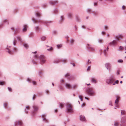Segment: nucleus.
Here are the masks:
<instances>
[{
  "label": "nucleus",
  "mask_w": 126,
  "mask_h": 126,
  "mask_svg": "<svg viewBox=\"0 0 126 126\" xmlns=\"http://www.w3.org/2000/svg\"><path fill=\"white\" fill-rule=\"evenodd\" d=\"M104 53L105 56H106L107 55V52L106 51V50L105 49L104 50Z\"/></svg>",
  "instance_id": "e433bc0d"
},
{
  "label": "nucleus",
  "mask_w": 126,
  "mask_h": 126,
  "mask_svg": "<svg viewBox=\"0 0 126 126\" xmlns=\"http://www.w3.org/2000/svg\"><path fill=\"white\" fill-rule=\"evenodd\" d=\"M59 106L60 108H61L63 107V104L61 103H60L59 104Z\"/></svg>",
  "instance_id": "c9c22d12"
},
{
  "label": "nucleus",
  "mask_w": 126,
  "mask_h": 126,
  "mask_svg": "<svg viewBox=\"0 0 126 126\" xmlns=\"http://www.w3.org/2000/svg\"><path fill=\"white\" fill-rule=\"evenodd\" d=\"M76 20L77 21L79 22L80 19L78 17H76Z\"/></svg>",
  "instance_id": "ea45409f"
},
{
  "label": "nucleus",
  "mask_w": 126,
  "mask_h": 126,
  "mask_svg": "<svg viewBox=\"0 0 126 126\" xmlns=\"http://www.w3.org/2000/svg\"><path fill=\"white\" fill-rule=\"evenodd\" d=\"M17 39L19 41H21V38L20 37L18 36L17 37Z\"/></svg>",
  "instance_id": "603ef678"
},
{
  "label": "nucleus",
  "mask_w": 126,
  "mask_h": 126,
  "mask_svg": "<svg viewBox=\"0 0 126 126\" xmlns=\"http://www.w3.org/2000/svg\"><path fill=\"white\" fill-rule=\"evenodd\" d=\"M46 116V115L45 114L43 115L42 116V118H43V120L44 121H45V122H48V120H46V118L45 117Z\"/></svg>",
  "instance_id": "dca6fc26"
},
{
  "label": "nucleus",
  "mask_w": 126,
  "mask_h": 126,
  "mask_svg": "<svg viewBox=\"0 0 126 126\" xmlns=\"http://www.w3.org/2000/svg\"><path fill=\"white\" fill-rule=\"evenodd\" d=\"M97 2H94V6H96L97 5Z\"/></svg>",
  "instance_id": "8fccbe9b"
},
{
  "label": "nucleus",
  "mask_w": 126,
  "mask_h": 126,
  "mask_svg": "<svg viewBox=\"0 0 126 126\" xmlns=\"http://www.w3.org/2000/svg\"><path fill=\"white\" fill-rule=\"evenodd\" d=\"M90 67H91V66H89L87 69V70H89L90 69Z\"/></svg>",
  "instance_id": "864d4df0"
},
{
  "label": "nucleus",
  "mask_w": 126,
  "mask_h": 126,
  "mask_svg": "<svg viewBox=\"0 0 126 126\" xmlns=\"http://www.w3.org/2000/svg\"><path fill=\"white\" fill-rule=\"evenodd\" d=\"M74 27H75V29L76 31L77 30V26L76 25H75V26Z\"/></svg>",
  "instance_id": "0e129e2a"
},
{
  "label": "nucleus",
  "mask_w": 126,
  "mask_h": 126,
  "mask_svg": "<svg viewBox=\"0 0 126 126\" xmlns=\"http://www.w3.org/2000/svg\"><path fill=\"white\" fill-rule=\"evenodd\" d=\"M65 87L67 89H70V88H71V85L70 84L66 83L64 84Z\"/></svg>",
  "instance_id": "1a4fd4ad"
},
{
  "label": "nucleus",
  "mask_w": 126,
  "mask_h": 126,
  "mask_svg": "<svg viewBox=\"0 0 126 126\" xmlns=\"http://www.w3.org/2000/svg\"><path fill=\"white\" fill-rule=\"evenodd\" d=\"M70 76V74L69 73H67L65 75L64 77L65 78H68Z\"/></svg>",
  "instance_id": "b1692460"
},
{
  "label": "nucleus",
  "mask_w": 126,
  "mask_h": 126,
  "mask_svg": "<svg viewBox=\"0 0 126 126\" xmlns=\"http://www.w3.org/2000/svg\"><path fill=\"white\" fill-rule=\"evenodd\" d=\"M63 45L62 44H58L56 45L57 48L58 49H60L62 47Z\"/></svg>",
  "instance_id": "ddd939ff"
},
{
  "label": "nucleus",
  "mask_w": 126,
  "mask_h": 126,
  "mask_svg": "<svg viewBox=\"0 0 126 126\" xmlns=\"http://www.w3.org/2000/svg\"><path fill=\"white\" fill-rule=\"evenodd\" d=\"M60 89L61 90H63V88L62 86L60 87Z\"/></svg>",
  "instance_id": "774afa93"
},
{
  "label": "nucleus",
  "mask_w": 126,
  "mask_h": 126,
  "mask_svg": "<svg viewBox=\"0 0 126 126\" xmlns=\"http://www.w3.org/2000/svg\"><path fill=\"white\" fill-rule=\"evenodd\" d=\"M90 80L91 82L94 83H96L97 82L96 80L94 78L92 77L91 78Z\"/></svg>",
  "instance_id": "f8f14e48"
},
{
  "label": "nucleus",
  "mask_w": 126,
  "mask_h": 126,
  "mask_svg": "<svg viewBox=\"0 0 126 126\" xmlns=\"http://www.w3.org/2000/svg\"><path fill=\"white\" fill-rule=\"evenodd\" d=\"M39 58L40 60L41 63L42 64H43L46 62V59L44 55H41Z\"/></svg>",
  "instance_id": "20e7f679"
},
{
  "label": "nucleus",
  "mask_w": 126,
  "mask_h": 126,
  "mask_svg": "<svg viewBox=\"0 0 126 126\" xmlns=\"http://www.w3.org/2000/svg\"><path fill=\"white\" fill-rule=\"evenodd\" d=\"M80 119L81 121L83 122H85L86 120L85 116L82 115L80 116Z\"/></svg>",
  "instance_id": "9d476101"
},
{
  "label": "nucleus",
  "mask_w": 126,
  "mask_h": 126,
  "mask_svg": "<svg viewBox=\"0 0 126 126\" xmlns=\"http://www.w3.org/2000/svg\"><path fill=\"white\" fill-rule=\"evenodd\" d=\"M86 92L87 94L89 96H92L94 95V92L91 88H88L87 89Z\"/></svg>",
  "instance_id": "7ed1b4c3"
},
{
  "label": "nucleus",
  "mask_w": 126,
  "mask_h": 126,
  "mask_svg": "<svg viewBox=\"0 0 126 126\" xmlns=\"http://www.w3.org/2000/svg\"><path fill=\"white\" fill-rule=\"evenodd\" d=\"M109 26L107 25H105L104 27V28L105 30H106L108 29Z\"/></svg>",
  "instance_id": "c85d7f7f"
},
{
  "label": "nucleus",
  "mask_w": 126,
  "mask_h": 126,
  "mask_svg": "<svg viewBox=\"0 0 126 126\" xmlns=\"http://www.w3.org/2000/svg\"><path fill=\"white\" fill-rule=\"evenodd\" d=\"M115 82L116 84H118L119 82V81L118 80H116Z\"/></svg>",
  "instance_id": "e2e57ef3"
},
{
  "label": "nucleus",
  "mask_w": 126,
  "mask_h": 126,
  "mask_svg": "<svg viewBox=\"0 0 126 126\" xmlns=\"http://www.w3.org/2000/svg\"><path fill=\"white\" fill-rule=\"evenodd\" d=\"M116 74L117 75H119L120 74V71L119 70H118Z\"/></svg>",
  "instance_id": "de8ad7c7"
},
{
  "label": "nucleus",
  "mask_w": 126,
  "mask_h": 126,
  "mask_svg": "<svg viewBox=\"0 0 126 126\" xmlns=\"http://www.w3.org/2000/svg\"><path fill=\"white\" fill-rule=\"evenodd\" d=\"M87 45L88 46L87 47V48L89 50H91V51H94V47L88 44Z\"/></svg>",
  "instance_id": "9b49d317"
},
{
  "label": "nucleus",
  "mask_w": 126,
  "mask_h": 126,
  "mask_svg": "<svg viewBox=\"0 0 126 126\" xmlns=\"http://www.w3.org/2000/svg\"><path fill=\"white\" fill-rule=\"evenodd\" d=\"M115 80L114 76L111 75L110 76L109 78L107 79L106 80V82L109 85H111L114 82Z\"/></svg>",
  "instance_id": "f257e3e1"
},
{
  "label": "nucleus",
  "mask_w": 126,
  "mask_h": 126,
  "mask_svg": "<svg viewBox=\"0 0 126 126\" xmlns=\"http://www.w3.org/2000/svg\"><path fill=\"white\" fill-rule=\"evenodd\" d=\"M32 82L33 84L34 85H36V83L35 81H32Z\"/></svg>",
  "instance_id": "6e6d98bb"
},
{
  "label": "nucleus",
  "mask_w": 126,
  "mask_h": 126,
  "mask_svg": "<svg viewBox=\"0 0 126 126\" xmlns=\"http://www.w3.org/2000/svg\"><path fill=\"white\" fill-rule=\"evenodd\" d=\"M78 87V85L77 84H74L73 85L72 87H71V88L73 89H75L77 88Z\"/></svg>",
  "instance_id": "4be33fe9"
},
{
  "label": "nucleus",
  "mask_w": 126,
  "mask_h": 126,
  "mask_svg": "<svg viewBox=\"0 0 126 126\" xmlns=\"http://www.w3.org/2000/svg\"><path fill=\"white\" fill-rule=\"evenodd\" d=\"M121 124H124L126 122V116H123L121 118Z\"/></svg>",
  "instance_id": "0eeeda50"
},
{
  "label": "nucleus",
  "mask_w": 126,
  "mask_h": 126,
  "mask_svg": "<svg viewBox=\"0 0 126 126\" xmlns=\"http://www.w3.org/2000/svg\"><path fill=\"white\" fill-rule=\"evenodd\" d=\"M34 57L35 58H38V56L37 55H36L34 56Z\"/></svg>",
  "instance_id": "69168bd1"
},
{
  "label": "nucleus",
  "mask_w": 126,
  "mask_h": 126,
  "mask_svg": "<svg viewBox=\"0 0 126 126\" xmlns=\"http://www.w3.org/2000/svg\"><path fill=\"white\" fill-rule=\"evenodd\" d=\"M8 89L10 91V92H12V89L10 87H8Z\"/></svg>",
  "instance_id": "3c124183"
},
{
  "label": "nucleus",
  "mask_w": 126,
  "mask_h": 126,
  "mask_svg": "<svg viewBox=\"0 0 126 126\" xmlns=\"http://www.w3.org/2000/svg\"><path fill=\"white\" fill-rule=\"evenodd\" d=\"M88 62L87 63V64H88L89 63H91V62L89 60H88Z\"/></svg>",
  "instance_id": "bf43d9fd"
},
{
  "label": "nucleus",
  "mask_w": 126,
  "mask_h": 126,
  "mask_svg": "<svg viewBox=\"0 0 126 126\" xmlns=\"http://www.w3.org/2000/svg\"><path fill=\"white\" fill-rule=\"evenodd\" d=\"M74 39L72 38L70 40V42L72 45H73L74 42Z\"/></svg>",
  "instance_id": "393cba45"
},
{
  "label": "nucleus",
  "mask_w": 126,
  "mask_h": 126,
  "mask_svg": "<svg viewBox=\"0 0 126 126\" xmlns=\"http://www.w3.org/2000/svg\"><path fill=\"white\" fill-rule=\"evenodd\" d=\"M66 111L69 113H72L73 112V109L71 105L69 104H67L66 105Z\"/></svg>",
  "instance_id": "f03ea898"
},
{
  "label": "nucleus",
  "mask_w": 126,
  "mask_h": 126,
  "mask_svg": "<svg viewBox=\"0 0 126 126\" xmlns=\"http://www.w3.org/2000/svg\"><path fill=\"white\" fill-rule=\"evenodd\" d=\"M123 61V60L122 59H119L118 60L117 62L118 63H122Z\"/></svg>",
  "instance_id": "58836bf2"
},
{
  "label": "nucleus",
  "mask_w": 126,
  "mask_h": 126,
  "mask_svg": "<svg viewBox=\"0 0 126 126\" xmlns=\"http://www.w3.org/2000/svg\"><path fill=\"white\" fill-rule=\"evenodd\" d=\"M8 49V52L9 54H13V52L12 51Z\"/></svg>",
  "instance_id": "4c0bfd02"
},
{
  "label": "nucleus",
  "mask_w": 126,
  "mask_h": 126,
  "mask_svg": "<svg viewBox=\"0 0 126 126\" xmlns=\"http://www.w3.org/2000/svg\"><path fill=\"white\" fill-rule=\"evenodd\" d=\"M5 84V82L4 81H2L0 82V85H3Z\"/></svg>",
  "instance_id": "72a5a7b5"
},
{
  "label": "nucleus",
  "mask_w": 126,
  "mask_h": 126,
  "mask_svg": "<svg viewBox=\"0 0 126 126\" xmlns=\"http://www.w3.org/2000/svg\"><path fill=\"white\" fill-rule=\"evenodd\" d=\"M117 42L115 40H113L112 42L110 43V45L112 44L113 45H114L117 44Z\"/></svg>",
  "instance_id": "2eb2a0df"
},
{
  "label": "nucleus",
  "mask_w": 126,
  "mask_h": 126,
  "mask_svg": "<svg viewBox=\"0 0 126 126\" xmlns=\"http://www.w3.org/2000/svg\"><path fill=\"white\" fill-rule=\"evenodd\" d=\"M60 82L61 83H63L64 82V80L63 79H62L61 80Z\"/></svg>",
  "instance_id": "13d9d810"
},
{
  "label": "nucleus",
  "mask_w": 126,
  "mask_h": 126,
  "mask_svg": "<svg viewBox=\"0 0 126 126\" xmlns=\"http://www.w3.org/2000/svg\"><path fill=\"white\" fill-rule=\"evenodd\" d=\"M16 40H14V45H16Z\"/></svg>",
  "instance_id": "4d7b16f0"
},
{
  "label": "nucleus",
  "mask_w": 126,
  "mask_h": 126,
  "mask_svg": "<svg viewBox=\"0 0 126 126\" xmlns=\"http://www.w3.org/2000/svg\"><path fill=\"white\" fill-rule=\"evenodd\" d=\"M30 107L28 105L26 106L25 111L26 113H27L28 112L26 110H29L30 109Z\"/></svg>",
  "instance_id": "6ab92c4d"
},
{
  "label": "nucleus",
  "mask_w": 126,
  "mask_h": 126,
  "mask_svg": "<svg viewBox=\"0 0 126 126\" xmlns=\"http://www.w3.org/2000/svg\"><path fill=\"white\" fill-rule=\"evenodd\" d=\"M60 59H57L56 60V63H58L60 62Z\"/></svg>",
  "instance_id": "a19ab883"
},
{
  "label": "nucleus",
  "mask_w": 126,
  "mask_h": 126,
  "mask_svg": "<svg viewBox=\"0 0 126 126\" xmlns=\"http://www.w3.org/2000/svg\"><path fill=\"white\" fill-rule=\"evenodd\" d=\"M53 50V48L52 47H50L49 49H48L47 50L49 51H51Z\"/></svg>",
  "instance_id": "79ce46f5"
},
{
  "label": "nucleus",
  "mask_w": 126,
  "mask_h": 126,
  "mask_svg": "<svg viewBox=\"0 0 126 126\" xmlns=\"http://www.w3.org/2000/svg\"><path fill=\"white\" fill-rule=\"evenodd\" d=\"M123 48V47L120 46L119 47V49L121 50H122Z\"/></svg>",
  "instance_id": "09e8293b"
},
{
  "label": "nucleus",
  "mask_w": 126,
  "mask_h": 126,
  "mask_svg": "<svg viewBox=\"0 0 126 126\" xmlns=\"http://www.w3.org/2000/svg\"><path fill=\"white\" fill-rule=\"evenodd\" d=\"M92 13L94 16H96L97 15V13L95 11H92Z\"/></svg>",
  "instance_id": "c756f323"
},
{
  "label": "nucleus",
  "mask_w": 126,
  "mask_h": 126,
  "mask_svg": "<svg viewBox=\"0 0 126 126\" xmlns=\"http://www.w3.org/2000/svg\"><path fill=\"white\" fill-rule=\"evenodd\" d=\"M87 12L88 13H92L91 9L90 8H88L86 10Z\"/></svg>",
  "instance_id": "bb28decb"
},
{
  "label": "nucleus",
  "mask_w": 126,
  "mask_h": 126,
  "mask_svg": "<svg viewBox=\"0 0 126 126\" xmlns=\"http://www.w3.org/2000/svg\"><path fill=\"white\" fill-rule=\"evenodd\" d=\"M33 21L35 23H37L38 22H41V21L40 20H37L34 18L32 19Z\"/></svg>",
  "instance_id": "f3484780"
},
{
  "label": "nucleus",
  "mask_w": 126,
  "mask_h": 126,
  "mask_svg": "<svg viewBox=\"0 0 126 126\" xmlns=\"http://www.w3.org/2000/svg\"><path fill=\"white\" fill-rule=\"evenodd\" d=\"M70 64L72 65L73 67H75V64L74 63H70Z\"/></svg>",
  "instance_id": "49530a36"
},
{
  "label": "nucleus",
  "mask_w": 126,
  "mask_h": 126,
  "mask_svg": "<svg viewBox=\"0 0 126 126\" xmlns=\"http://www.w3.org/2000/svg\"><path fill=\"white\" fill-rule=\"evenodd\" d=\"M105 66L106 68L109 71L111 70V65L109 63H107L105 64Z\"/></svg>",
  "instance_id": "39448f33"
},
{
  "label": "nucleus",
  "mask_w": 126,
  "mask_h": 126,
  "mask_svg": "<svg viewBox=\"0 0 126 126\" xmlns=\"http://www.w3.org/2000/svg\"><path fill=\"white\" fill-rule=\"evenodd\" d=\"M123 37V35L122 34H119L118 35V36H115V38H121Z\"/></svg>",
  "instance_id": "aec40b11"
},
{
  "label": "nucleus",
  "mask_w": 126,
  "mask_h": 126,
  "mask_svg": "<svg viewBox=\"0 0 126 126\" xmlns=\"http://www.w3.org/2000/svg\"><path fill=\"white\" fill-rule=\"evenodd\" d=\"M36 15L37 17H40L41 16V14L38 12H37L36 13Z\"/></svg>",
  "instance_id": "a211bd4d"
},
{
  "label": "nucleus",
  "mask_w": 126,
  "mask_h": 126,
  "mask_svg": "<svg viewBox=\"0 0 126 126\" xmlns=\"http://www.w3.org/2000/svg\"><path fill=\"white\" fill-rule=\"evenodd\" d=\"M61 61L63 62V63H66L67 60L66 59L61 60Z\"/></svg>",
  "instance_id": "7c9ffc66"
},
{
  "label": "nucleus",
  "mask_w": 126,
  "mask_h": 126,
  "mask_svg": "<svg viewBox=\"0 0 126 126\" xmlns=\"http://www.w3.org/2000/svg\"><path fill=\"white\" fill-rule=\"evenodd\" d=\"M102 40L101 39H98V42L99 43H101L102 41Z\"/></svg>",
  "instance_id": "c03bdc74"
},
{
  "label": "nucleus",
  "mask_w": 126,
  "mask_h": 126,
  "mask_svg": "<svg viewBox=\"0 0 126 126\" xmlns=\"http://www.w3.org/2000/svg\"><path fill=\"white\" fill-rule=\"evenodd\" d=\"M50 3L52 5H54L55 4V2L53 1H50Z\"/></svg>",
  "instance_id": "37998d69"
},
{
  "label": "nucleus",
  "mask_w": 126,
  "mask_h": 126,
  "mask_svg": "<svg viewBox=\"0 0 126 126\" xmlns=\"http://www.w3.org/2000/svg\"><path fill=\"white\" fill-rule=\"evenodd\" d=\"M33 107L34 109V110H35V111H37L38 109V107L36 106H35V105Z\"/></svg>",
  "instance_id": "5701e85b"
},
{
  "label": "nucleus",
  "mask_w": 126,
  "mask_h": 126,
  "mask_svg": "<svg viewBox=\"0 0 126 126\" xmlns=\"http://www.w3.org/2000/svg\"><path fill=\"white\" fill-rule=\"evenodd\" d=\"M22 122L21 121H19L18 122H16V123L15 125L16 126L17 125H20L22 124Z\"/></svg>",
  "instance_id": "4468645a"
},
{
  "label": "nucleus",
  "mask_w": 126,
  "mask_h": 126,
  "mask_svg": "<svg viewBox=\"0 0 126 126\" xmlns=\"http://www.w3.org/2000/svg\"><path fill=\"white\" fill-rule=\"evenodd\" d=\"M126 8V7L124 6L123 5L122 7V9L123 10H124V9H125Z\"/></svg>",
  "instance_id": "5fc2aeb1"
},
{
  "label": "nucleus",
  "mask_w": 126,
  "mask_h": 126,
  "mask_svg": "<svg viewBox=\"0 0 126 126\" xmlns=\"http://www.w3.org/2000/svg\"><path fill=\"white\" fill-rule=\"evenodd\" d=\"M24 46L26 48H27L28 47V46L27 44H24Z\"/></svg>",
  "instance_id": "a18cd8bd"
},
{
  "label": "nucleus",
  "mask_w": 126,
  "mask_h": 126,
  "mask_svg": "<svg viewBox=\"0 0 126 126\" xmlns=\"http://www.w3.org/2000/svg\"><path fill=\"white\" fill-rule=\"evenodd\" d=\"M67 16L69 19H72L73 16V13L72 12H68L67 14Z\"/></svg>",
  "instance_id": "6e6552de"
},
{
  "label": "nucleus",
  "mask_w": 126,
  "mask_h": 126,
  "mask_svg": "<svg viewBox=\"0 0 126 126\" xmlns=\"http://www.w3.org/2000/svg\"><path fill=\"white\" fill-rule=\"evenodd\" d=\"M85 105V104L84 103H83L82 104V105H81V107H83Z\"/></svg>",
  "instance_id": "338daca9"
},
{
  "label": "nucleus",
  "mask_w": 126,
  "mask_h": 126,
  "mask_svg": "<svg viewBox=\"0 0 126 126\" xmlns=\"http://www.w3.org/2000/svg\"><path fill=\"white\" fill-rule=\"evenodd\" d=\"M27 26L25 25L24 26V27L23 29V31L24 32H25L27 30Z\"/></svg>",
  "instance_id": "cd10ccee"
},
{
  "label": "nucleus",
  "mask_w": 126,
  "mask_h": 126,
  "mask_svg": "<svg viewBox=\"0 0 126 126\" xmlns=\"http://www.w3.org/2000/svg\"><path fill=\"white\" fill-rule=\"evenodd\" d=\"M121 113L122 115H123L125 114H126V111L124 110H121Z\"/></svg>",
  "instance_id": "412c9836"
},
{
  "label": "nucleus",
  "mask_w": 126,
  "mask_h": 126,
  "mask_svg": "<svg viewBox=\"0 0 126 126\" xmlns=\"http://www.w3.org/2000/svg\"><path fill=\"white\" fill-rule=\"evenodd\" d=\"M117 99L115 100V103L116 105H117L118 104V103L119 102V101L118 99V96H116Z\"/></svg>",
  "instance_id": "a878e982"
},
{
  "label": "nucleus",
  "mask_w": 126,
  "mask_h": 126,
  "mask_svg": "<svg viewBox=\"0 0 126 126\" xmlns=\"http://www.w3.org/2000/svg\"><path fill=\"white\" fill-rule=\"evenodd\" d=\"M35 29L37 31H39L40 30V28L38 27H36L35 28Z\"/></svg>",
  "instance_id": "2f4dec72"
},
{
  "label": "nucleus",
  "mask_w": 126,
  "mask_h": 126,
  "mask_svg": "<svg viewBox=\"0 0 126 126\" xmlns=\"http://www.w3.org/2000/svg\"><path fill=\"white\" fill-rule=\"evenodd\" d=\"M109 104L110 105H111V106L112 105V102L111 101H110L109 102Z\"/></svg>",
  "instance_id": "052dcab7"
},
{
  "label": "nucleus",
  "mask_w": 126,
  "mask_h": 126,
  "mask_svg": "<svg viewBox=\"0 0 126 126\" xmlns=\"http://www.w3.org/2000/svg\"><path fill=\"white\" fill-rule=\"evenodd\" d=\"M64 20V16L63 15H61L60 16V18L59 21V23L60 24H62Z\"/></svg>",
  "instance_id": "423d86ee"
},
{
  "label": "nucleus",
  "mask_w": 126,
  "mask_h": 126,
  "mask_svg": "<svg viewBox=\"0 0 126 126\" xmlns=\"http://www.w3.org/2000/svg\"><path fill=\"white\" fill-rule=\"evenodd\" d=\"M118 123L117 122H115L114 123V126H118Z\"/></svg>",
  "instance_id": "473e14b6"
},
{
  "label": "nucleus",
  "mask_w": 126,
  "mask_h": 126,
  "mask_svg": "<svg viewBox=\"0 0 126 126\" xmlns=\"http://www.w3.org/2000/svg\"><path fill=\"white\" fill-rule=\"evenodd\" d=\"M105 32L103 31L102 32H101V34L102 35H103V34H105Z\"/></svg>",
  "instance_id": "680f3d73"
},
{
  "label": "nucleus",
  "mask_w": 126,
  "mask_h": 126,
  "mask_svg": "<svg viewBox=\"0 0 126 126\" xmlns=\"http://www.w3.org/2000/svg\"><path fill=\"white\" fill-rule=\"evenodd\" d=\"M46 39V37L45 36H43L42 37L41 39L43 41L45 40Z\"/></svg>",
  "instance_id": "f704fd0d"
}]
</instances>
